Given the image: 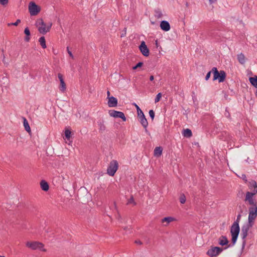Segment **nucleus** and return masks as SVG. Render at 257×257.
Wrapping results in <instances>:
<instances>
[{"label":"nucleus","instance_id":"423d86ee","mask_svg":"<svg viewBox=\"0 0 257 257\" xmlns=\"http://www.w3.org/2000/svg\"><path fill=\"white\" fill-rule=\"evenodd\" d=\"M239 226L238 223L234 222L231 227L230 232L232 236V242L233 244H235L239 232Z\"/></svg>","mask_w":257,"mask_h":257},{"label":"nucleus","instance_id":"6ab92c4d","mask_svg":"<svg viewBox=\"0 0 257 257\" xmlns=\"http://www.w3.org/2000/svg\"><path fill=\"white\" fill-rule=\"evenodd\" d=\"M228 243L227 238L224 236H221L219 238V243L221 245H224L227 244Z\"/></svg>","mask_w":257,"mask_h":257},{"label":"nucleus","instance_id":"4468645a","mask_svg":"<svg viewBox=\"0 0 257 257\" xmlns=\"http://www.w3.org/2000/svg\"><path fill=\"white\" fill-rule=\"evenodd\" d=\"M117 100L115 97L111 96L108 98V105L109 107H115L117 106Z\"/></svg>","mask_w":257,"mask_h":257},{"label":"nucleus","instance_id":"bb28decb","mask_svg":"<svg viewBox=\"0 0 257 257\" xmlns=\"http://www.w3.org/2000/svg\"><path fill=\"white\" fill-rule=\"evenodd\" d=\"M71 132L68 128L65 130V136L67 139L69 140L71 137Z\"/></svg>","mask_w":257,"mask_h":257},{"label":"nucleus","instance_id":"0eeeda50","mask_svg":"<svg viewBox=\"0 0 257 257\" xmlns=\"http://www.w3.org/2000/svg\"><path fill=\"white\" fill-rule=\"evenodd\" d=\"M118 168V163L116 160H112L107 168V174L110 176H113Z\"/></svg>","mask_w":257,"mask_h":257},{"label":"nucleus","instance_id":"a878e982","mask_svg":"<svg viewBox=\"0 0 257 257\" xmlns=\"http://www.w3.org/2000/svg\"><path fill=\"white\" fill-rule=\"evenodd\" d=\"M39 42L43 48L45 49L46 48L45 39L44 37H41V38H40Z\"/></svg>","mask_w":257,"mask_h":257},{"label":"nucleus","instance_id":"f8f14e48","mask_svg":"<svg viewBox=\"0 0 257 257\" xmlns=\"http://www.w3.org/2000/svg\"><path fill=\"white\" fill-rule=\"evenodd\" d=\"M58 77L60 82L59 89L61 92H64L66 89V86L64 80L63 76L61 73H59L58 74Z\"/></svg>","mask_w":257,"mask_h":257},{"label":"nucleus","instance_id":"473e14b6","mask_svg":"<svg viewBox=\"0 0 257 257\" xmlns=\"http://www.w3.org/2000/svg\"><path fill=\"white\" fill-rule=\"evenodd\" d=\"M9 3V0H0V4L5 6H6Z\"/></svg>","mask_w":257,"mask_h":257},{"label":"nucleus","instance_id":"2eb2a0df","mask_svg":"<svg viewBox=\"0 0 257 257\" xmlns=\"http://www.w3.org/2000/svg\"><path fill=\"white\" fill-rule=\"evenodd\" d=\"M139 121L144 127L146 128L148 125V121L144 114L138 116Z\"/></svg>","mask_w":257,"mask_h":257},{"label":"nucleus","instance_id":"72a5a7b5","mask_svg":"<svg viewBox=\"0 0 257 257\" xmlns=\"http://www.w3.org/2000/svg\"><path fill=\"white\" fill-rule=\"evenodd\" d=\"M149 115H150V117H151V118L152 119H153L155 117V113H154V111L153 110H150L149 111Z\"/></svg>","mask_w":257,"mask_h":257},{"label":"nucleus","instance_id":"de8ad7c7","mask_svg":"<svg viewBox=\"0 0 257 257\" xmlns=\"http://www.w3.org/2000/svg\"><path fill=\"white\" fill-rule=\"evenodd\" d=\"M0 257H5L4 256H2V255H0Z\"/></svg>","mask_w":257,"mask_h":257},{"label":"nucleus","instance_id":"2f4dec72","mask_svg":"<svg viewBox=\"0 0 257 257\" xmlns=\"http://www.w3.org/2000/svg\"><path fill=\"white\" fill-rule=\"evenodd\" d=\"M143 62H139L135 66L133 67V69L134 70H135L137 69L138 68L141 67L143 66Z\"/></svg>","mask_w":257,"mask_h":257},{"label":"nucleus","instance_id":"79ce46f5","mask_svg":"<svg viewBox=\"0 0 257 257\" xmlns=\"http://www.w3.org/2000/svg\"><path fill=\"white\" fill-rule=\"evenodd\" d=\"M154 76H153V75H151V76H150V80L151 81H153V80H154Z\"/></svg>","mask_w":257,"mask_h":257},{"label":"nucleus","instance_id":"7ed1b4c3","mask_svg":"<svg viewBox=\"0 0 257 257\" xmlns=\"http://www.w3.org/2000/svg\"><path fill=\"white\" fill-rule=\"evenodd\" d=\"M52 26V23H50L49 25L46 26L42 19H38L36 22V26L38 28L39 32L43 34H45L48 32Z\"/></svg>","mask_w":257,"mask_h":257},{"label":"nucleus","instance_id":"dca6fc26","mask_svg":"<svg viewBox=\"0 0 257 257\" xmlns=\"http://www.w3.org/2000/svg\"><path fill=\"white\" fill-rule=\"evenodd\" d=\"M175 219L172 217H167L162 219V223L164 224V226H167L170 222L174 221Z\"/></svg>","mask_w":257,"mask_h":257},{"label":"nucleus","instance_id":"49530a36","mask_svg":"<svg viewBox=\"0 0 257 257\" xmlns=\"http://www.w3.org/2000/svg\"><path fill=\"white\" fill-rule=\"evenodd\" d=\"M156 45L158 46V40H156Z\"/></svg>","mask_w":257,"mask_h":257},{"label":"nucleus","instance_id":"c03bdc74","mask_svg":"<svg viewBox=\"0 0 257 257\" xmlns=\"http://www.w3.org/2000/svg\"><path fill=\"white\" fill-rule=\"evenodd\" d=\"M136 242L137 243H138V244H141L142 243H141V242L140 240H139V241H136Z\"/></svg>","mask_w":257,"mask_h":257},{"label":"nucleus","instance_id":"9b49d317","mask_svg":"<svg viewBox=\"0 0 257 257\" xmlns=\"http://www.w3.org/2000/svg\"><path fill=\"white\" fill-rule=\"evenodd\" d=\"M139 49L144 56H148L149 55V50L144 41L142 42Z\"/></svg>","mask_w":257,"mask_h":257},{"label":"nucleus","instance_id":"a19ab883","mask_svg":"<svg viewBox=\"0 0 257 257\" xmlns=\"http://www.w3.org/2000/svg\"><path fill=\"white\" fill-rule=\"evenodd\" d=\"M240 216L241 215H238L237 217V219H236V221L235 222H237V223H238L239 222V220L240 219Z\"/></svg>","mask_w":257,"mask_h":257},{"label":"nucleus","instance_id":"c85d7f7f","mask_svg":"<svg viewBox=\"0 0 257 257\" xmlns=\"http://www.w3.org/2000/svg\"><path fill=\"white\" fill-rule=\"evenodd\" d=\"M161 97H162V93H159L157 95V96H156V97L155 98V103L158 102L160 100Z\"/></svg>","mask_w":257,"mask_h":257},{"label":"nucleus","instance_id":"7c9ffc66","mask_svg":"<svg viewBox=\"0 0 257 257\" xmlns=\"http://www.w3.org/2000/svg\"><path fill=\"white\" fill-rule=\"evenodd\" d=\"M127 204H133V205H135L136 204V203L135 202V200H134V199L133 198V196H132L130 199H128V202H127Z\"/></svg>","mask_w":257,"mask_h":257},{"label":"nucleus","instance_id":"f257e3e1","mask_svg":"<svg viewBox=\"0 0 257 257\" xmlns=\"http://www.w3.org/2000/svg\"><path fill=\"white\" fill-rule=\"evenodd\" d=\"M257 216V206H251L249 208V215L248 217V223L244 224L241 228V236L243 239L242 246L244 247L245 240L244 239L248 234L249 229L252 227L254 220Z\"/></svg>","mask_w":257,"mask_h":257},{"label":"nucleus","instance_id":"4c0bfd02","mask_svg":"<svg viewBox=\"0 0 257 257\" xmlns=\"http://www.w3.org/2000/svg\"><path fill=\"white\" fill-rule=\"evenodd\" d=\"M67 50L68 53L69 54L70 57H71L72 59H73L74 56H73L72 52L69 50L68 47L67 48Z\"/></svg>","mask_w":257,"mask_h":257},{"label":"nucleus","instance_id":"f03ea898","mask_svg":"<svg viewBox=\"0 0 257 257\" xmlns=\"http://www.w3.org/2000/svg\"><path fill=\"white\" fill-rule=\"evenodd\" d=\"M251 185L253 186L252 192H247L246 193L245 201L251 205V206H256V203L253 199V196L257 193V185L256 182H252Z\"/></svg>","mask_w":257,"mask_h":257},{"label":"nucleus","instance_id":"393cba45","mask_svg":"<svg viewBox=\"0 0 257 257\" xmlns=\"http://www.w3.org/2000/svg\"><path fill=\"white\" fill-rule=\"evenodd\" d=\"M23 123H24V126L25 127L26 131L28 132H30L31 131V128H30L29 123H28V121L27 120L26 118H24Z\"/></svg>","mask_w":257,"mask_h":257},{"label":"nucleus","instance_id":"39448f33","mask_svg":"<svg viewBox=\"0 0 257 257\" xmlns=\"http://www.w3.org/2000/svg\"><path fill=\"white\" fill-rule=\"evenodd\" d=\"M212 72L213 74V80H218L219 82H222L224 81L226 74L224 71H218L216 67L212 69Z\"/></svg>","mask_w":257,"mask_h":257},{"label":"nucleus","instance_id":"c9c22d12","mask_svg":"<svg viewBox=\"0 0 257 257\" xmlns=\"http://www.w3.org/2000/svg\"><path fill=\"white\" fill-rule=\"evenodd\" d=\"M21 22V20L20 19H18L16 22L13 23V26H18Z\"/></svg>","mask_w":257,"mask_h":257},{"label":"nucleus","instance_id":"20e7f679","mask_svg":"<svg viewBox=\"0 0 257 257\" xmlns=\"http://www.w3.org/2000/svg\"><path fill=\"white\" fill-rule=\"evenodd\" d=\"M26 245L33 250L38 249L42 251H46V249L44 248V244L39 241H27Z\"/></svg>","mask_w":257,"mask_h":257},{"label":"nucleus","instance_id":"4be33fe9","mask_svg":"<svg viewBox=\"0 0 257 257\" xmlns=\"http://www.w3.org/2000/svg\"><path fill=\"white\" fill-rule=\"evenodd\" d=\"M24 33L26 35V37L25 38V40L26 42H29L30 41V32L28 28H26L24 30Z\"/></svg>","mask_w":257,"mask_h":257},{"label":"nucleus","instance_id":"5701e85b","mask_svg":"<svg viewBox=\"0 0 257 257\" xmlns=\"http://www.w3.org/2000/svg\"><path fill=\"white\" fill-rule=\"evenodd\" d=\"M249 80L250 83L255 88H257V76L250 77Z\"/></svg>","mask_w":257,"mask_h":257},{"label":"nucleus","instance_id":"a211bd4d","mask_svg":"<svg viewBox=\"0 0 257 257\" xmlns=\"http://www.w3.org/2000/svg\"><path fill=\"white\" fill-rule=\"evenodd\" d=\"M97 124L99 126V130L100 132H103L106 130V126L104 124V121L103 120H99L97 121Z\"/></svg>","mask_w":257,"mask_h":257},{"label":"nucleus","instance_id":"ea45409f","mask_svg":"<svg viewBox=\"0 0 257 257\" xmlns=\"http://www.w3.org/2000/svg\"><path fill=\"white\" fill-rule=\"evenodd\" d=\"M209 3L212 4L216 2V0H209Z\"/></svg>","mask_w":257,"mask_h":257},{"label":"nucleus","instance_id":"c756f323","mask_svg":"<svg viewBox=\"0 0 257 257\" xmlns=\"http://www.w3.org/2000/svg\"><path fill=\"white\" fill-rule=\"evenodd\" d=\"M186 201V197L184 195H181L180 197V202L182 204L185 203Z\"/></svg>","mask_w":257,"mask_h":257},{"label":"nucleus","instance_id":"6e6552de","mask_svg":"<svg viewBox=\"0 0 257 257\" xmlns=\"http://www.w3.org/2000/svg\"><path fill=\"white\" fill-rule=\"evenodd\" d=\"M28 9L31 16L37 15L41 11V8L33 2L29 3Z\"/></svg>","mask_w":257,"mask_h":257},{"label":"nucleus","instance_id":"f704fd0d","mask_svg":"<svg viewBox=\"0 0 257 257\" xmlns=\"http://www.w3.org/2000/svg\"><path fill=\"white\" fill-rule=\"evenodd\" d=\"M252 182H255L254 181H251L250 182H249V185H248V187H249V189L250 190V191L251 192H252V190H253V186L252 185H251V183H252Z\"/></svg>","mask_w":257,"mask_h":257},{"label":"nucleus","instance_id":"37998d69","mask_svg":"<svg viewBox=\"0 0 257 257\" xmlns=\"http://www.w3.org/2000/svg\"><path fill=\"white\" fill-rule=\"evenodd\" d=\"M107 97L108 98L110 97L109 96H110V92L109 91H108L107 92Z\"/></svg>","mask_w":257,"mask_h":257},{"label":"nucleus","instance_id":"b1692460","mask_svg":"<svg viewBox=\"0 0 257 257\" xmlns=\"http://www.w3.org/2000/svg\"><path fill=\"white\" fill-rule=\"evenodd\" d=\"M183 135L184 137L189 138L192 136V134L190 130L187 128L184 130Z\"/></svg>","mask_w":257,"mask_h":257},{"label":"nucleus","instance_id":"aec40b11","mask_svg":"<svg viewBox=\"0 0 257 257\" xmlns=\"http://www.w3.org/2000/svg\"><path fill=\"white\" fill-rule=\"evenodd\" d=\"M162 149L161 147H158L155 149L154 152V154L155 156L160 157L162 155Z\"/></svg>","mask_w":257,"mask_h":257},{"label":"nucleus","instance_id":"58836bf2","mask_svg":"<svg viewBox=\"0 0 257 257\" xmlns=\"http://www.w3.org/2000/svg\"><path fill=\"white\" fill-rule=\"evenodd\" d=\"M241 178H242L243 180H245V182H246V181H247L246 176H245L244 174H242V175Z\"/></svg>","mask_w":257,"mask_h":257},{"label":"nucleus","instance_id":"a18cd8bd","mask_svg":"<svg viewBox=\"0 0 257 257\" xmlns=\"http://www.w3.org/2000/svg\"><path fill=\"white\" fill-rule=\"evenodd\" d=\"M8 26H13V23H9L8 24Z\"/></svg>","mask_w":257,"mask_h":257},{"label":"nucleus","instance_id":"412c9836","mask_svg":"<svg viewBox=\"0 0 257 257\" xmlns=\"http://www.w3.org/2000/svg\"><path fill=\"white\" fill-rule=\"evenodd\" d=\"M41 187L44 191H48L49 189L48 184L45 181H42L41 182Z\"/></svg>","mask_w":257,"mask_h":257},{"label":"nucleus","instance_id":"1a4fd4ad","mask_svg":"<svg viewBox=\"0 0 257 257\" xmlns=\"http://www.w3.org/2000/svg\"><path fill=\"white\" fill-rule=\"evenodd\" d=\"M108 113L109 115L111 117L115 118H120L123 120V121L126 120V117L124 113L121 111L111 110L109 111Z\"/></svg>","mask_w":257,"mask_h":257},{"label":"nucleus","instance_id":"ddd939ff","mask_svg":"<svg viewBox=\"0 0 257 257\" xmlns=\"http://www.w3.org/2000/svg\"><path fill=\"white\" fill-rule=\"evenodd\" d=\"M160 27L163 31L167 32L170 30V25L169 23L166 21H163L160 24Z\"/></svg>","mask_w":257,"mask_h":257},{"label":"nucleus","instance_id":"f3484780","mask_svg":"<svg viewBox=\"0 0 257 257\" xmlns=\"http://www.w3.org/2000/svg\"><path fill=\"white\" fill-rule=\"evenodd\" d=\"M237 58L240 64L243 65L245 64L246 62V58L244 54H243L242 53L237 55Z\"/></svg>","mask_w":257,"mask_h":257},{"label":"nucleus","instance_id":"e433bc0d","mask_svg":"<svg viewBox=\"0 0 257 257\" xmlns=\"http://www.w3.org/2000/svg\"><path fill=\"white\" fill-rule=\"evenodd\" d=\"M211 72H212V71H209V72H208L207 73V74H206V77H205V79H206V80H208V79L210 78V75H211Z\"/></svg>","mask_w":257,"mask_h":257},{"label":"nucleus","instance_id":"cd10ccee","mask_svg":"<svg viewBox=\"0 0 257 257\" xmlns=\"http://www.w3.org/2000/svg\"><path fill=\"white\" fill-rule=\"evenodd\" d=\"M135 106H136L137 110L138 116H139L144 114L143 112L142 111V110L140 109V108L137 104H135Z\"/></svg>","mask_w":257,"mask_h":257},{"label":"nucleus","instance_id":"9d476101","mask_svg":"<svg viewBox=\"0 0 257 257\" xmlns=\"http://www.w3.org/2000/svg\"><path fill=\"white\" fill-rule=\"evenodd\" d=\"M222 251V248L219 247H213L209 249L207 254L211 257L217 256Z\"/></svg>","mask_w":257,"mask_h":257}]
</instances>
